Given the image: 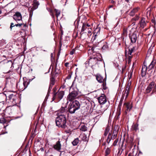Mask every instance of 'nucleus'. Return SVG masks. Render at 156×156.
<instances>
[{
	"label": "nucleus",
	"instance_id": "42",
	"mask_svg": "<svg viewBox=\"0 0 156 156\" xmlns=\"http://www.w3.org/2000/svg\"><path fill=\"white\" fill-rule=\"evenodd\" d=\"M23 24L22 23H20V24H17L15 25V26H16V27L19 26V27H20Z\"/></svg>",
	"mask_w": 156,
	"mask_h": 156
},
{
	"label": "nucleus",
	"instance_id": "4",
	"mask_svg": "<svg viewBox=\"0 0 156 156\" xmlns=\"http://www.w3.org/2000/svg\"><path fill=\"white\" fill-rule=\"evenodd\" d=\"M53 94L52 101L55 100L56 102L59 101L63 98L64 95V92L62 91H58L56 92V88H54L53 89Z\"/></svg>",
	"mask_w": 156,
	"mask_h": 156
},
{
	"label": "nucleus",
	"instance_id": "53",
	"mask_svg": "<svg viewBox=\"0 0 156 156\" xmlns=\"http://www.w3.org/2000/svg\"><path fill=\"white\" fill-rule=\"evenodd\" d=\"M62 2H65V3L66 4L67 1V0H62Z\"/></svg>",
	"mask_w": 156,
	"mask_h": 156
},
{
	"label": "nucleus",
	"instance_id": "41",
	"mask_svg": "<svg viewBox=\"0 0 156 156\" xmlns=\"http://www.w3.org/2000/svg\"><path fill=\"white\" fill-rule=\"evenodd\" d=\"M71 74H69L66 77V79H68L69 80L71 78Z\"/></svg>",
	"mask_w": 156,
	"mask_h": 156
},
{
	"label": "nucleus",
	"instance_id": "19",
	"mask_svg": "<svg viewBox=\"0 0 156 156\" xmlns=\"http://www.w3.org/2000/svg\"><path fill=\"white\" fill-rule=\"evenodd\" d=\"M119 129V128L117 130H116V129H115H115L113 130V135L112 136V137L113 138V139H115L116 137Z\"/></svg>",
	"mask_w": 156,
	"mask_h": 156
},
{
	"label": "nucleus",
	"instance_id": "26",
	"mask_svg": "<svg viewBox=\"0 0 156 156\" xmlns=\"http://www.w3.org/2000/svg\"><path fill=\"white\" fill-rule=\"evenodd\" d=\"M54 11L55 12V16L57 18L59 16L60 13V11L58 9H55Z\"/></svg>",
	"mask_w": 156,
	"mask_h": 156
},
{
	"label": "nucleus",
	"instance_id": "56",
	"mask_svg": "<svg viewBox=\"0 0 156 156\" xmlns=\"http://www.w3.org/2000/svg\"><path fill=\"white\" fill-rule=\"evenodd\" d=\"M88 34H90L91 33V31L90 30H89L88 31Z\"/></svg>",
	"mask_w": 156,
	"mask_h": 156
},
{
	"label": "nucleus",
	"instance_id": "16",
	"mask_svg": "<svg viewBox=\"0 0 156 156\" xmlns=\"http://www.w3.org/2000/svg\"><path fill=\"white\" fill-rule=\"evenodd\" d=\"M67 111V106L65 105L62 106L61 108L58 110V112L60 113H63Z\"/></svg>",
	"mask_w": 156,
	"mask_h": 156
},
{
	"label": "nucleus",
	"instance_id": "14",
	"mask_svg": "<svg viewBox=\"0 0 156 156\" xmlns=\"http://www.w3.org/2000/svg\"><path fill=\"white\" fill-rule=\"evenodd\" d=\"M139 9V7H137L134 8L132 10L129 14V15L130 16H134L136 13Z\"/></svg>",
	"mask_w": 156,
	"mask_h": 156
},
{
	"label": "nucleus",
	"instance_id": "24",
	"mask_svg": "<svg viewBox=\"0 0 156 156\" xmlns=\"http://www.w3.org/2000/svg\"><path fill=\"white\" fill-rule=\"evenodd\" d=\"M138 124H133L132 126V129L135 131H136L138 129Z\"/></svg>",
	"mask_w": 156,
	"mask_h": 156
},
{
	"label": "nucleus",
	"instance_id": "25",
	"mask_svg": "<svg viewBox=\"0 0 156 156\" xmlns=\"http://www.w3.org/2000/svg\"><path fill=\"white\" fill-rule=\"evenodd\" d=\"M87 127L84 125H82L80 128V130L83 131H85L87 130Z\"/></svg>",
	"mask_w": 156,
	"mask_h": 156
},
{
	"label": "nucleus",
	"instance_id": "43",
	"mask_svg": "<svg viewBox=\"0 0 156 156\" xmlns=\"http://www.w3.org/2000/svg\"><path fill=\"white\" fill-rule=\"evenodd\" d=\"M15 26V25H14L13 23H11V25L10 26V28H11V30L12 28L13 27Z\"/></svg>",
	"mask_w": 156,
	"mask_h": 156
},
{
	"label": "nucleus",
	"instance_id": "20",
	"mask_svg": "<svg viewBox=\"0 0 156 156\" xmlns=\"http://www.w3.org/2000/svg\"><path fill=\"white\" fill-rule=\"evenodd\" d=\"M129 91V84H128L127 86H126V91L125 92H126V97H127L128 96Z\"/></svg>",
	"mask_w": 156,
	"mask_h": 156
},
{
	"label": "nucleus",
	"instance_id": "61",
	"mask_svg": "<svg viewBox=\"0 0 156 156\" xmlns=\"http://www.w3.org/2000/svg\"><path fill=\"white\" fill-rule=\"evenodd\" d=\"M125 1L127 2H129V0H125Z\"/></svg>",
	"mask_w": 156,
	"mask_h": 156
},
{
	"label": "nucleus",
	"instance_id": "17",
	"mask_svg": "<svg viewBox=\"0 0 156 156\" xmlns=\"http://www.w3.org/2000/svg\"><path fill=\"white\" fill-rule=\"evenodd\" d=\"M147 70H148L147 67L145 65H143L142 69V74L145 75L146 74Z\"/></svg>",
	"mask_w": 156,
	"mask_h": 156
},
{
	"label": "nucleus",
	"instance_id": "5",
	"mask_svg": "<svg viewBox=\"0 0 156 156\" xmlns=\"http://www.w3.org/2000/svg\"><path fill=\"white\" fill-rule=\"evenodd\" d=\"M78 94V90L76 88L73 90L69 93L67 97V99L69 101H72L76 99Z\"/></svg>",
	"mask_w": 156,
	"mask_h": 156
},
{
	"label": "nucleus",
	"instance_id": "47",
	"mask_svg": "<svg viewBox=\"0 0 156 156\" xmlns=\"http://www.w3.org/2000/svg\"><path fill=\"white\" fill-rule=\"evenodd\" d=\"M111 139H109V138H107V143H108V144H109L110 142V141H111Z\"/></svg>",
	"mask_w": 156,
	"mask_h": 156
},
{
	"label": "nucleus",
	"instance_id": "62",
	"mask_svg": "<svg viewBox=\"0 0 156 156\" xmlns=\"http://www.w3.org/2000/svg\"><path fill=\"white\" fill-rule=\"evenodd\" d=\"M117 142V141H116V140H115V141H114V144L115 143H116Z\"/></svg>",
	"mask_w": 156,
	"mask_h": 156
},
{
	"label": "nucleus",
	"instance_id": "15",
	"mask_svg": "<svg viewBox=\"0 0 156 156\" xmlns=\"http://www.w3.org/2000/svg\"><path fill=\"white\" fill-rule=\"evenodd\" d=\"M61 145L60 141L59 140L57 141L56 144L54 145V148L58 151H60L61 149Z\"/></svg>",
	"mask_w": 156,
	"mask_h": 156
},
{
	"label": "nucleus",
	"instance_id": "23",
	"mask_svg": "<svg viewBox=\"0 0 156 156\" xmlns=\"http://www.w3.org/2000/svg\"><path fill=\"white\" fill-rule=\"evenodd\" d=\"M126 107L127 108V110L125 111V112L127 113V111L129 110V111L130 110V109L132 108V106H131V105L130 103H127L126 104Z\"/></svg>",
	"mask_w": 156,
	"mask_h": 156
},
{
	"label": "nucleus",
	"instance_id": "30",
	"mask_svg": "<svg viewBox=\"0 0 156 156\" xmlns=\"http://www.w3.org/2000/svg\"><path fill=\"white\" fill-rule=\"evenodd\" d=\"M28 84V83L27 81H24L23 82V85L24 86V89H25L27 87Z\"/></svg>",
	"mask_w": 156,
	"mask_h": 156
},
{
	"label": "nucleus",
	"instance_id": "52",
	"mask_svg": "<svg viewBox=\"0 0 156 156\" xmlns=\"http://www.w3.org/2000/svg\"><path fill=\"white\" fill-rule=\"evenodd\" d=\"M132 58V57L130 55H128V59H131V58Z\"/></svg>",
	"mask_w": 156,
	"mask_h": 156
},
{
	"label": "nucleus",
	"instance_id": "18",
	"mask_svg": "<svg viewBox=\"0 0 156 156\" xmlns=\"http://www.w3.org/2000/svg\"><path fill=\"white\" fill-rule=\"evenodd\" d=\"M5 98V95L3 94H0V103H4V101Z\"/></svg>",
	"mask_w": 156,
	"mask_h": 156
},
{
	"label": "nucleus",
	"instance_id": "10",
	"mask_svg": "<svg viewBox=\"0 0 156 156\" xmlns=\"http://www.w3.org/2000/svg\"><path fill=\"white\" fill-rule=\"evenodd\" d=\"M154 82H152L150 83L146 90V93H148L151 91L153 88L154 87Z\"/></svg>",
	"mask_w": 156,
	"mask_h": 156
},
{
	"label": "nucleus",
	"instance_id": "48",
	"mask_svg": "<svg viewBox=\"0 0 156 156\" xmlns=\"http://www.w3.org/2000/svg\"><path fill=\"white\" fill-rule=\"evenodd\" d=\"M126 66H125L124 67H122V73H123V71L125 70Z\"/></svg>",
	"mask_w": 156,
	"mask_h": 156
},
{
	"label": "nucleus",
	"instance_id": "8",
	"mask_svg": "<svg viewBox=\"0 0 156 156\" xmlns=\"http://www.w3.org/2000/svg\"><path fill=\"white\" fill-rule=\"evenodd\" d=\"M98 102L101 105L105 104L107 101L106 96L104 94H102L98 98Z\"/></svg>",
	"mask_w": 156,
	"mask_h": 156
},
{
	"label": "nucleus",
	"instance_id": "1",
	"mask_svg": "<svg viewBox=\"0 0 156 156\" xmlns=\"http://www.w3.org/2000/svg\"><path fill=\"white\" fill-rule=\"evenodd\" d=\"M92 47L91 49H89L88 51V54L90 53L91 54V51L92 52L93 56L90 57V59L88 62H85L86 65L88 64L91 67L96 64L98 61H101L102 57L99 53L98 52L99 49L96 48V45H95Z\"/></svg>",
	"mask_w": 156,
	"mask_h": 156
},
{
	"label": "nucleus",
	"instance_id": "49",
	"mask_svg": "<svg viewBox=\"0 0 156 156\" xmlns=\"http://www.w3.org/2000/svg\"><path fill=\"white\" fill-rule=\"evenodd\" d=\"M69 153H65L63 156H68V155L69 154Z\"/></svg>",
	"mask_w": 156,
	"mask_h": 156
},
{
	"label": "nucleus",
	"instance_id": "21",
	"mask_svg": "<svg viewBox=\"0 0 156 156\" xmlns=\"http://www.w3.org/2000/svg\"><path fill=\"white\" fill-rule=\"evenodd\" d=\"M79 142V140L78 138H76L72 142V144L73 146H76L77 145Z\"/></svg>",
	"mask_w": 156,
	"mask_h": 156
},
{
	"label": "nucleus",
	"instance_id": "60",
	"mask_svg": "<svg viewBox=\"0 0 156 156\" xmlns=\"http://www.w3.org/2000/svg\"><path fill=\"white\" fill-rule=\"evenodd\" d=\"M128 156H132V154H131L129 153L128 154Z\"/></svg>",
	"mask_w": 156,
	"mask_h": 156
},
{
	"label": "nucleus",
	"instance_id": "35",
	"mask_svg": "<svg viewBox=\"0 0 156 156\" xmlns=\"http://www.w3.org/2000/svg\"><path fill=\"white\" fill-rule=\"evenodd\" d=\"M103 88L104 90H105L107 89V87H106V81L103 82Z\"/></svg>",
	"mask_w": 156,
	"mask_h": 156
},
{
	"label": "nucleus",
	"instance_id": "58",
	"mask_svg": "<svg viewBox=\"0 0 156 156\" xmlns=\"http://www.w3.org/2000/svg\"><path fill=\"white\" fill-rule=\"evenodd\" d=\"M132 76V73H131V74H130V77H129V79H130L131 78V77Z\"/></svg>",
	"mask_w": 156,
	"mask_h": 156
},
{
	"label": "nucleus",
	"instance_id": "50",
	"mask_svg": "<svg viewBox=\"0 0 156 156\" xmlns=\"http://www.w3.org/2000/svg\"><path fill=\"white\" fill-rule=\"evenodd\" d=\"M69 64V62H66L65 64V66L67 67L68 66V65Z\"/></svg>",
	"mask_w": 156,
	"mask_h": 156
},
{
	"label": "nucleus",
	"instance_id": "3",
	"mask_svg": "<svg viewBox=\"0 0 156 156\" xmlns=\"http://www.w3.org/2000/svg\"><path fill=\"white\" fill-rule=\"evenodd\" d=\"M80 105L79 102L76 100H75L70 103L67 111L70 114H73L76 110L80 108Z\"/></svg>",
	"mask_w": 156,
	"mask_h": 156
},
{
	"label": "nucleus",
	"instance_id": "44",
	"mask_svg": "<svg viewBox=\"0 0 156 156\" xmlns=\"http://www.w3.org/2000/svg\"><path fill=\"white\" fill-rule=\"evenodd\" d=\"M34 4L36 5L35 6L36 7H34V9H35L37 8L38 5H39V4H38V2H37L36 3H34Z\"/></svg>",
	"mask_w": 156,
	"mask_h": 156
},
{
	"label": "nucleus",
	"instance_id": "37",
	"mask_svg": "<svg viewBox=\"0 0 156 156\" xmlns=\"http://www.w3.org/2000/svg\"><path fill=\"white\" fill-rule=\"evenodd\" d=\"M65 129V132L67 133H70L71 132V130L70 129H68L67 127L66 129Z\"/></svg>",
	"mask_w": 156,
	"mask_h": 156
},
{
	"label": "nucleus",
	"instance_id": "6",
	"mask_svg": "<svg viewBox=\"0 0 156 156\" xmlns=\"http://www.w3.org/2000/svg\"><path fill=\"white\" fill-rule=\"evenodd\" d=\"M100 29L99 28H96L94 31V34L93 37L92 38L91 41L93 43V46H94H94L95 45H96V48H97V45H98V42L96 43V44H95L94 43V41L95 40L96 37L98 35H99L100 34Z\"/></svg>",
	"mask_w": 156,
	"mask_h": 156
},
{
	"label": "nucleus",
	"instance_id": "29",
	"mask_svg": "<svg viewBox=\"0 0 156 156\" xmlns=\"http://www.w3.org/2000/svg\"><path fill=\"white\" fill-rule=\"evenodd\" d=\"M87 28V27L86 24L85 23H83L82 27L81 32H83Z\"/></svg>",
	"mask_w": 156,
	"mask_h": 156
},
{
	"label": "nucleus",
	"instance_id": "22",
	"mask_svg": "<svg viewBox=\"0 0 156 156\" xmlns=\"http://www.w3.org/2000/svg\"><path fill=\"white\" fill-rule=\"evenodd\" d=\"M53 85H51V84H50L49 87L48 88V93H47V94L46 95V98L47 97H48L49 96V94L50 93L51 90L52 88V86Z\"/></svg>",
	"mask_w": 156,
	"mask_h": 156
},
{
	"label": "nucleus",
	"instance_id": "31",
	"mask_svg": "<svg viewBox=\"0 0 156 156\" xmlns=\"http://www.w3.org/2000/svg\"><path fill=\"white\" fill-rule=\"evenodd\" d=\"M109 131V128L107 127L105 130V133H104V135L105 136H107L108 133Z\"/></svg>",
	"mask_w": 156,
	"mask_h": 156
},
{
	"label": "nucleus",
	"instance_id": "64",
	"mask_svg": "<svg viewBox=\"0 0 156 156\" xmlns=\"http://www.w3.org/2000/svg\"><path fill=\"white\" fill-rule=\"evenodd\" d=\"M152 22L153 23H154V20H152Z\"/></svg>",
	"mask_w": 156,
	"mask_h": 156
},
{
	"label": "nucleus",
	"instance_id": "34",
	"mask_svg": "<svg viewBox=\"0 0 156 156\" xmlns=\"http://www.w3.org/2000/svg\"><path fill=\"white\" fill-rule=\"evenodd\" d=\"M6 122V120L3 118H2L0 119V123H4Z\"/></svg>",
	"mask_w": 156,
	"mask_h": 156
},
{
	"label": "nucleus",
	"instance_id": "11",
	"mask_svg": "<svg viewBox=\"0 0 156 156\" xmlns=\"http://www.w3.org/2000/svg\"><path fill=\"white\" fill-rule=\"evenodd\" d=\"M96 77L97 80L100 83H103V82L106 81V77L104 79L103 77L99 74H97Z\"/></svg>",
	"mask_w": 156,
	"mask_h": 156
},
{
	"label": "nucleus",
	"instance_id": "45",
	"mask_svg": "<svg viewBox=\"0 0 156 156\" xmlns=\"http://www.w3.org/2000/svg\"><path fill=\"white\" fill-rule=\"evenodd\" d=\"M134 47L133 48H130V49H129V51H130V52H131V53H132L133 50H134Z\"/></svg>",
	"mask_w": 156,
	"mask_h": 156
},
{
	"label": "nucleus",
	"instance_id": "32",
	"mask_svg": "<svg viewBox=\"0 0 156 156\" xmlns=\"http://www.w3.org/2000/svg\"><path fill=\"white\" fill-rule=\"evenodd\" d=\"M105 155L106 156H107L110 154V149L108 148H107L105 151Z\"/></svg>",
	"mask_w": 156,
	"mask_h": 156
},
{
	"label": "nucleus",
	"instance_id": "39",
	"mask_svg": "<svg viewBox=\"0 0 156 156\" xmlns=\"http://www.w3.org/2000/svg\"><path fill=\"white\" fill-rule=\"evenodd\" d=\"M75 49H73L71 51H70V54L71 55H73L74 53L75 52Z\"/></svg>",
	"mask_w": 156,
	"mask_h": 156
},
{
	"label": "nucleus",
	"instance_id": "57",
	"mask_svg": "<svg viewBox=\"0 0 156 156\" xmlns=\"http://www.w3.org/2000/svg\"><path fill=\"white\" fill-rule=\"evenodd\" d=\"M113 6L112 5H110L109 6V8L112 7Z\"/></svg>",
	"mask_w": 156,
	"mask_h": 156
},
{
	"label": "nucleus",
	"instance_id": "40",
	"mask_svg": "<svg viewBox=\"0 0 156 156\" xmlns=\"http://www.w3.org/2000/svg\"><path fill=\"white\" fill-rule=\"evenodd\" d=\"M4 105V103H0V111L1 110V109L3 107Z\"/></svg>",
	"mask_w": 156,
	"mask_h": 156
},
{
	"label": "nucleus",
	"instance_id": "7",
	"mask_svg": "<svg viewBox=\"0 0 156 156\" xmlns=\"http://www.w3.org/2000/svg\"><path fill=\"white\" fill-rule=\"evenodd\" d=\"M13 18L17 22L22 20V16L19 12H16L13 16Z\"/></svg>",
	"mask_w": 156,
	"mask_h": 156
},
{
	"label": "nucleus",
	"instance_id": "2",
	"mask_svg": "<svg viewBox=\"0 0 156 156\" xmlns=\"http://www.w3.org/2000/svg\"><path fill=\"white\" fill-rule=\"evenodd\" d=\"M55 122L56 126L59 127L64 129L67 128L66 125V119L64 115H60L58 116L56 119Z\"/></svg>",
	"mask_w": 156,
	"mask_h": 156
},
{
	"label": "nucleus",
	"instance_id": "46",
	"mask_svg": "<svg viewBox=\"0 0 156 156\" xmlns=\"http://www.w3.org/2000/svg\"><path fill=\"white\" fill-rule=\"evenodd\" d=\"M134 47L133 48H130V49H129V51H130V52H131V53H132L133 50H134Z\"/></svg>",
	"mask_w": 156,
	"mask_h": 156
},
{
	"label": "nucleus",
	"instance_id": "38",
	"mask_svg": "<svg viewBox=\"0 0 156 156\" xmlns=\"http://www.w3.org/2000/svg\"><path fill=\"white\" fill-rule=\"evenodd\" d=\"M108 138L110 139H113V138L112 137V133H109L108 135Z\"/></svg>",
	"mask_w": 156,
	"mask_h": 156
},
{
	"label": "nucleus",
	"instance_id": "51",
	"mask_svg": "<svg viewBox=\"0 0 156 156\" xmlns=\"http://www.w3.org/2000/svg\"><path fill=\"white\" fill-rule=\"evenodd\" d=\"M132 53H131V52H130L129 51L128 52V55H131V54H132Z\"/></svg>",
	"mask_w": 156,
	"mask_h": 156
},
{
	"label": "nucleus",
	"instance_id": "36",
	"mask_svg": "<svg viewBox=\"0 0 156 156\" xmlns=\"http://www.w3.org/2000/svg\"><path fill=\"white\" fill-rule=\"evenodd\" d=\"M139 16L137 15H136L135 17L133 18V20L135 21H136L139 20Z\"/></svg>",
	"mask_w": 156,
	"mask_h": 156
},
{
	"label": "nucleus",
	"instance_id": "55",
	"mask_svg": "<svg viewBox=\"0 0 156 156\" xmlns=\"http://www.w3.org/2000/svg\"><path fill=\"white\" fill-rule=\"evenodd\" d=\"M128 63L129 64L131 62V59H128Z\"/></svg>",
	"mask_w": 156,
	"mask_h": 156
},
{
	"label": "nucleus",
	"instance_id": "27",
	"mask_svg": "<svg viewBox=\"0 0 156 156\" xmlns=\"http://www.w3.org/2000/svg\"><path fill=\"white\" fill-rule=\"evenodd\" d=\"M108 48V46L106 42L104 43V44L102 47V49L103 50H105L106 49Z\"/></svg>",
	"mask_w": 156,
	"mask_h": 156
},
{
	"label": "nucleus",
	"instance_id": "33",
	"mask_svg": "<svg viewBox=\"0 0 156 156\" xmlns=\"http://www.w3.org/2000/svg\"><path fill=\"white\" fill-rule=\"evenodd\" d=\"M13 64V63L11 60H9L8 61V66H11V68Z\"/></svg>",
	"mask_w": 156,
	"mask_h": 156
},
{
	"label": "nucleus",
	"instance_id": "9",
	"mask_svg": "<svg viewBox=\"0 0 156 156\" xmlns=\"http://www.w3.org/2000/svg\"><path fill=\"white\" fill-rule=\"evenodd\" d=\"M129 36L131 40V43H135L137 39V36L136 33H133L132 34L130 35Z\"/></svg>",
	"mask_w": 156,
	"mask_h": 156
},
{
	"label": "nucleus",
	"instance_id": "59",
	"mask_svg": "<svg viewBox=\"0 0 156 156\" xmlns=\"http://www.w3.org/2000/svg\"><path fill=\"white\" fill-rule=\"evenodd\" d=\"M86 26V27H90V25H89L88 24H87Z\"/></svg>",
	"mask_w": 156,
	"mask_h": 156
},
{
	"label": "nucleus",
	"instance_id": "12",
	"mask_svg": "<svg viewBox=\"0 0 156 156\" xmlns=\"http://www.w3.org/2000/svg\"><path fill=\"white\" fill-rule=\"evenodd\" d=\"M146 21L144 18H142L140 22V27L143 28L146 26Z\"/></svg>",
	"mask_w": 156,
	"mask_h": 156
},
{
	"label": "nucleus",
	"instance_id": "54",
	"mask_svg": "<svg viewBox=\"0 0 156 156\" xmlns=\"http://www.w3.org/2000/svg\"><path fill=\"white\" fill-rule=\"evenodd\" d=\"M100 116L99 115H98L97 116H96L95 117V118L96 119H98V118H99L100 117Z\"/></svg>",
	"mask_w": 156,
	"mask_h": 156
},
{
	"label": "nucleus",
	"instance_id": "13",
	"mask_svg": "<svg viewBox=\"0 0 156 156\" xmlns=\"http://www.w3.org/2000/svg\"><path fill=\"white\" fill-rule=\"evenodd\" d=\"M9 98L10 102L13 103L14 104L16 103L15 101L16 97L15 95H14L13 94H11L9 95Z\"/></svg>",
	"mask_w": 156,
	"mask_h": 156
},
{
	"label": "nucleus",
	"instance_id": "63",
	"mask_svg": "<svg viewBox=\"0 0 156 156\" xmlns=\"http://www.w3.org/2000/svg\"><path fill=\"white\" fill-rule=\"evenodd\" d=\"M10 72V70H9V71L7 72V73H9Z\"/></svg>",
	"mask_w": 156,
	"mask_h": 156
},
{
	"label": "nucleus",
	"instance_id": "28",
	"mask_svg": "<svg viewBox=\"0 0 156 156\" xmlns=\"http://www.w3.org/2000/svg\"><path fill=\"white\" fill-rule=\"evenodd\" d=\"M55 80L54 77H51L50 79V83L51 85H54L55 84Z\"/></svg>",
	"mask_w": 156,
	"mask_h": 156
}]
</instances>
